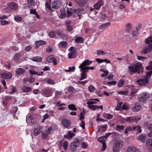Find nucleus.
I'll return each instance as SVG.
<instances>
[{
  "label": "nucleus",
  "instance_id": "nucleus-1",
  "mask_svg": "<svg viewBox=\"0 0 152 152\" xmlns=\"http://www.w3.org/2000/svg\"><path fill=\"white\" fill-rule=\"evenodd\" d=\"M142 64L140 62H137L134 63L132 65L129 66H128V71L129 74L131 75H133L135 73H142Z\"/></svg>",
  "mask_w": 152,
  "mask_h": 152
},
{
  "label": "nucleus",
  "instance_id": "nucleus-2",
  "mask_svg": "<svg viewBox=\"0 0 152 152\" xmlns=\"http://www.w3.org/2000/svg\"><path fill=\"white\" fill-rule=\"evenodd\" d=\"M83 11V9L82 8L77 9H74L72 14L73 16L75 17H78V18H80L81 15V12Z\"/></svg>",
  "mask_w": 152,
  "mask_h": 152
},
{
  "label": "nucleus",
  "instance_id": "nucleus-3",
  "mask_svg": "<svg viewBox=\"0 0 152 152\" xmlns=\"http://www.w3.org/2000/svg\"><path fill=\"white\" fill-rule=\"evenodd\" d=\"M92 63V61H91L88 60H85L82 63V64L80 65L78 68L82 70H84L83 68L87 67V66L91 64Z\"/></svg>",
  "mask_w": 152,
  "mask_h": 152
},
{
  "label": "nucleus",
  "instance_id": "nucleus-4",
  "mask_svg": "<svg viewBox=\"0 0 152 152\" xmlns=\"http://www.w3.org/2000/svg\"><path fill=\"white\" fill-rule=\"evenodd\" d=\"M52 91L51 88H47L42 91V95L46 97L50 96L52 95Z\"/></svg>",
  "mask_w": 152,
  "mask_h": 152
},
{
  "label": "nucleus",
  "instance_id": "nucleus-5",
  "mask_svg": "<svg viewBox=\"0 0 152 152\" xmlns=\"http://www.w3.org/2000/svg\"><path fill=\"white\" fill-rule=\"evenodd\" d=\"M149 97V94L147 92L142 93V96L139 99V100L140 102H145Z\"/></svg>",
  "mask_w": 152,
  "mask_h": 152
},
{
  "label": "nucleus",
  "instance_id": "nucleus-6",
  "mask_svg": "<svg viewBox=\"0 0 152 152\" xmlns=\"http://www.w3.org/2000/svg\"><path fill=\"white\" fill-rule=\"evenodd\" d=\"M148 79L146 77H144L143 78L137 80V82L139 85L144 86L148 83Z\"/></svg>",
  "mask_w": 152,
  "mask_h": 152
},
{
  "label": "nucleus",
  "instance_id": "nucleus-7",
  "mask_svg": "<svg viewBox=\"0 0 152 152\" xmlns=\"http://www.w3.org/2000/svg\"><path fill=\"white\" fill-rule=\"evenodd\" d=\"M47 61L49 63H53V65L57 64V59L55 58L53 55L49 56L47 58Z\"/></svg>",
  "mask_w": 152,
  "mask_h": 152
},
{
  "label": "nucleus",
  "instance_id": "nucleus-8",
  "mask_svg": "<svg viewBox=\"0 0 152 152\" xmlns=\"http://www.w3.org/2000/svg\"><path fill=\"white\" fill-rule=\"evenodd\" d=\"M152 51V45L145 46L143 50L141 51V53L145 54L149 53Z\"/></svg>",
  "mask_w": 152,
  "mask_h": 152
},
{
  "label": "nucleus",
  "instance_id": "nucleus-9",
  "mask_svg": "<svg viewBox=\"0 0 152 152\" xmlns=\"http://www.w3.org/2000/svg\"><path fill=\"white\" fill-rule=\"evenodd\" d=\"M62 5V3L60 1H56L52 3L51 6L52 7L55 9H57Z\"/></svg>",
  "mask_w": 152,
  "mask_h": 152
},
{
  "label": "nucleus",
  "instance_id": "nucleus-10",
  "mask_svg": "<svg viewBox=\"0 0 152 152\" xmlns=\"http://www.w3.org/2000/svg\"><path fill=\"white\" fill-rule=\"evenodd\" d=\"M140 119V118L138 116H132L127 117L128 122H134L135 121H137Z\"/></svg>",
  "mask_w": 152,
  "mask_h": 152
},
{
  "label": "nucleus",
  "instance_id": "nucleus-11",
  "mask_svg": "<svg viewBox=\"0 0 152 152\" xmlns=\"http://www.w3.org/2000/svg\"><path fill=\"white\" fill-rule=\"evenodd\" d=\"M71 124V121L66 119H63L61 121V124L65 128H68Z\"/></svg>",
  "mask_w": 152,
  "mask_h": 152
},
{
  "label": "nucleus",
  "instance_id": "nucleus-12",
  "mask_svg": "<svg viewBox=\"0 0 152 152\" xmlns=\"http://www.w3.org/2000/svg\"><path fill=\"white\" fill-rule=\"evenodd\" d=\"M41 127L38 126H37L36 127H34V131H33V134L34 136H37L39 135L41 133Z\"/></svg>",
  "mask_w": 152,
  "mask_h": 152
},
{
  "label": "nucleus",
  "instance_id": "nucleus-13",
  "mask_svg": "<svg viewBox=\"0 0 152 152\" xmlns=\"http://www.w3.org/2000/svg\"><path fill=\"white\" fill-rule=\"evenodd\" d=\"M8 7L11 10H16L18 9V5L17 4L14 2H11L8 4Z\"/></svg>",
  "mask_w": 152,
  "mask_h": 152
},
{
  "label": "nucleus",
  "instance_id": "nucleus-14",
  "mask_svg": "<svg viewBox=\"0 0 152 152\" xmlns=\"http://www.w3.org/2000/svg\"><path fill=\"white\" fill-rule=\"evenodd\" d=\"M146 135L145 134H142L137 137L138 140L141 142H145L146 138Z\"/></svg>",
  "mask_w": 152,
  "mask_h": 152
},
{
  "label": "nucleus",
  "instance_id": "nucleus-15",
  "mask_svg": "<svg viewBox=\"0 0 152 152\" xmlns=\"http://www.w3.org/2000/svg\"><path fill=\"white\" fill-rule=\"evenodd\" d=\"M127 152H140L139 149L133 146H130L127 148Z\"/></svg>",
  "mask_w": 152,
  "mask_h": 152
},
{
  "label": "nucleus",
  "instance_id": "nucleus-16",
  "mask_svg": "<svg viewBox=\"0 0 152 152\" xmlns=\"http://www.w3.org/2000/svg\"><path fill=\"white\" fill-rule=\"evenodd\" d=\"M12 76V74L10 72H4L1 75L2 78L4 79H10Z\"/></svg>",
  "mask_w": 152,
  "mask_h": 152
},
{
  "label": "nucleus",
  "instance_id": "nucleus-17",
  "mask_svg": "<svg viewBox=\"0 0 152 152\" xmlns=\"http://www.w3.org/2000/svg\"><path fill=\"white\" fill-rule=\"evenodd\" d=\"M103 2L102 0H100L98 3L93 6L94 9L98 10L100 9L101 6L103 4Z\"/></svg>",
  "mask_w": 152,
  "mask_h": 152
},
{
  "label": "nucleus",
  "instance_id": "nucleus-18",
  "mask_svg": "<svg viewBox=\"0 0 152 152\" xmlns=\"http://www.w3.org/2000/svg\"><path fill=\"white\" fill-rule=\"evenodd\" d=\"M80 6L83 7L86 4V0H74Z\"/></svg>",
  "mask_w": 152,
  "mask_h": 152
},
{
  "label": "nucleus",
  "instance_id": "nucleus-19",
  "mask_svg": "<svg viewBox=\"0 0 152 152\" xmlns=\"http://www.w3.org/2000/svg\"><path fill=\"white\" fill-rule=\"evenodd\" d=\"M29 59L31 60L36 62H39L42 61V57L38 56H34Z\"/></svg>",
  "mask_w": 152,
  "mask_h": 152
},
{
  "label": "nucleus",
  "instance_id": "nucleus-20",
  "mask_svg": "<svg viewBox=\"0 0 152 152\" xmlns=\"http://www.w3.org/2000/svg\"><path fill=\"white\" fill-rule=\"evenodd\" d=\"M124 144V143L123 141L121 140H118L115 141L114 145L120 148L123 146Z\"/></svg>",
  "mask_w": 152,
  "mask_h": 152
},
{
  "label": "nucleus",
  "instance_id": "nucleus-21",
  "mask_svg": "<svg viewBox=\"0 0 152 152\" xmlns=\"http://www.w3.org/2000/svg\"><path fill=\"white\" fill-rule=\"evenodd\" d=\"M76 144V142H71L70 145V149L73 152L75 151L76 149L77 145Z\"/></svg>",
  "mask_w": 152,
  "mask_h": 152
},
{
  "label": "nucleus",
  "instance_id": "nucleus-22",
  "mask_svg": "<svg viewBox=\"0 0 152 152\" xmlns=\"http://www.w3.org/2000/svg\"><path fill=\"white\" fill-rule=\"evenodd\" d=\"M29 72L31 75H37L39 76L43 75V72H38L32 69L29 70Z\"/></svg>",
  "mask_w": 152,
  "mask_h": 152
},
{
  "label": "nucleus",
  "instance_id": "nucleus-23",
  "mask_svg": "<svg viewBox=\"0 0 152 152\" xmlns=\"http://www.w3.org/2000/svg\"><path fill=\"white\" fill-rule=\"evenodd\" d=\"M25 72V70L22 68H18L15 70V73L18 75L23 74Z\"/></svg>",
  "mask_w": 152,
  "mask_h": 152
},
{
  "label": "nucleus",
  "instance_id": "nucleus-24",
  "mask_svg": "<svg viewBox=\"0 0 152 152\" xmlns=\"http://www.w3.org/2000/svg\"><path fill=\"white\" fill-rule=\"evenodd\" d=\"M80 71L81 72V76L80 80H82L86 79L87 77V75L85 73L87 72H85L83 70H81V69H80Z\"/></svg>",
  "mask_w": 152,
  "mask_h": 152
},
{
  "label": "nucleus",
  "instance_id": "nucleus-25",
  "mask_svg": "<svg viewBox=\"0 0 152 152\" xmlns=\"http://www.w3.org/2000/svg\"><path fill=\"white\" fill-rule=\"evenodd\" d=\"M22 90L24 92H28L31 91L32 90V88L29 87L23 86L22 87Z\"/></svg>",
  "mask_w": 152,
  "mask_h": 152
},
{
  "label": "nucleus",
  "instance_id": "nucleus-26",
  "mask_svg": "<svg viewBox=\"0 0 152 152\" xmlns=\"http://www.w3.org/2000/svg\"><path fill=\"white\" fill-rule=\"evenodd\" d=\"M91 100H89L87 102V104L88 105L95 104L96 103V101L98 102L100 101L99 100L97 99H91Z\"/></svg>",
  "mask_w": 152,
  "mask_h": 152
},
{
  "label": "nucleus",
  "instance_id": "nucleus-27",
  "mask_svg": "<svg viewBox=\"0 0 152 152\" xmlns=\"http://www.w3.org/2000/svg\"><path fill=\"white\" fill-rule=\"evenodd\" d=\"M75 41L76 43H82L84 42V40L82 37H77L75 39Z\"/></svg>",
  "mask_w": 152,
  "mask_h": 152
},
{
  "label": "nucleus",
  "instance_id": "nucleus-28",
  "mask_svg": "<svg viewBox=\"0 0 152 152\" xmlns=\"http://www.w3.org/2000/svg\"><path fill=\"white\" fill-rule=\"evenodd\" d=\"M36 47L38 48L39 46L41 45H45V42L43 41L40 40L39 41H37L36 42Z\"/></svg>",
  "mask_w": 152,
  "mask_h": 152
},
{
  "label": "nucleus",
  "instance_id": "nucleus-29",
  "mask_svg": "<svg viewBox=\"0 0 152 152\" xmlns=\"http://www.w3.org/2000/svg\"><path fill=\"white\" fill-rule=\"evenodd\" d=\"M110 22L106 23L104 24H102L99 27V29H101L102 28H104L108 27H109L110 26Z\"/></svg>",
  "mask_w": 152,
  "mask_h": 152
},
{
  "label": "nucleus",
  "instance_id": "nucleus-30",
  "mask_svg": "<svg viewBox=\"0 0 152 152\" xmlns=\"http://www.w3.org/2000/svg\"><path fill=\"white\" fill-rule=\"evenodd\" d=\"M9 90H11V91L8 93L9 94H14L16 92V88L15 87L13 86H11L9 88Z\"/></svg>",
  "mask_w": 152,
  "mask_h": 152
},
{
  "label": "nucleus",
  "instance_id": "nucleus-31",
  "mask_svg": "<svg viewBox=\"0 0 152 152\" xmlns=\"http://www.w3.org/2000/svg\"><path fill=\"white\" fill-rule=\"evenodd\" d=\"M75 135V134H74L72 132H71V131H69L67 134L64 136V137L66 138L70 139L72 138Z\"/></svg>",
  "mask_w": 152,
  "mask_h": 152
},
{
  "label": "nucleus",
  "instance_id": "nucleus-32",
  "mask_svg": "<svg viewBox=\"0 0 152 152\" xmlns=\"http://www.w3.org/2000/svg\"><path fill=\"white\" fill-rule=\"evenodd\" d=\"M145 43L149 45H152V36L148 37L145 39Z\"/></svg>",
  "mask_w": 152,
  "mask_h": 152
},
{
  "label": "nucleus",
  "instance_id": "nucleus-33",
  "mask_svg": "<svg viewBox=\"0 0 152 152\" xmlns=\"http://www.w3.org/2000/svg\"><path fill=\"white\" fill-rule=\"evenodd\" d=\"M107 128V126L106 125L102 126H100L99 128V132H104Z\"/></svg>",
  "mask_w": 152,
  "mask_h": 152
},
{
  "label": "nucleus",
  "instance_id": "nucleus-34",
  "mask_svg": "<svg viewBox=\"0 0 152 152\" xmlns=\"http://www.w3.org/2000/svg\"><path fill=\"white\" fill-rule=\"evenodd\" d=\"M21 56V54L20 53H17L14 56V60L16 62L20 63L19 59Z\"/></svg>",
  "mask_w": 152,
  "mask_h": 152
},
{
  "label": "nucleus",
  "instance_id": "nucleus-35",
  "mask_svg": "<svg viewBox=\"0 0 152 152\" xmlns=\"http://www.w3.org/2000/svg\"><path fill=\"white\" fill-rule=\"evenodd\" d=\"M141 108V106L140 105L135 106L132 108V111L133 112H137L140 110Z\"/></svg>",
  "mask_w": 152,
  "mask_h": 152
},
{
  "label": "nucleus",
  "instance_id": "nucleus-36",
  "mask_svg": "<svg viewBox=\"0 0 152 152\" xmlns=\"http://www.w3.org/2000/svg\"><path fill=\"white\" fill-rule=\"evenodd\" d=\"M146 144L148 145L149 149L152 150V139H150L146 142Z\"/></svg>",
  "mask_w": 152,
  "mask_h": 152
},
{
  "label": "nucleus",
  "instance_id": "nucleus-37",
  "mask_svg": "<svg viewBox=\"0 0 152 152\" xmlns=\"http://www.w3.org/2000/svg\"><path fill=\"white\" fill-rule=\"evenodd\" d=\"M134 130L137 131V133H139L142 132V130L141 127L139 125H134Z\"/></svg>",
  "mask_w": 152,
  "mask_h": 152
},
{
  "label": "nucleus",
  "instance_id": "nucleus-38",
  "mask_svg": "<svg viewBox=\"0 0 152 152\" xmlns=\"http://www.w3.org/2000/svg\"><path fill=\"white\" fill-rule=\"evenodd\" d=\"M67 45V43L66 42L62 41L59 43V46L62 48H65Z\"/></svg>",
  "mask_w": 152,
  "mask_h": 152
},
{
  "label": "nucleus",
  "instance_id": "nucleus-39",
  "mask_svg": "<svg viewBox=\"0 0 152 152\" xmlns=\"http://www.w3.org/2000/svg\"><path fill=\"white\" fill-rule=\"evenodd\" d=\"M124 82L125 80L124 79H121L120 80L118 83V87L119 88L121 87L124 85Z\"/></svg>",
  "mask_w": 152,
  "mask_h": 152
},
{
  "label": "nucleus",
  "instance_id": "nucleus-40",
  "mask_svg": "<svg viewBox=\"0 0 152 152\" xmlns=\"http://www.w3.org/2000/svg\"><path fill=\"white\" fill-rule=\"evenodd\" d=\"M87 107L89 108L90 110H92L94 111L97 109V105H88Z\"/></svg>",
  "mask_w": 152,
  "mask_h": 152
},
{
  "label": "nucleus",
  "instance_id": "nucleus-41",
  "mask_svg": "<svg viewBox=\"0 0 152 152\" xmlns=\"http://www.w3.org/2000/svg\"><path fill=\"white\" fill-rule=\"evenodd\" d=\"M68 107L69 110H72L76 111L77 109L75 105L73 104L69 105Z\"/></svg>",
  "mask_w": 152,
  "mask_h": 152
},
{
  "label": "nucleus",
  "instance_id": "nucleus-42",
  "mask_svg": "<svg viewBox=\"0 0 152 152\" xmlns=\"http://www.w3.org/2000/svg\"><path fill=\"white\" fill-rule=\"evenodd\" d=\"M130 108L129 105L127 104H123L121 107V109L123 110H128Z\"/></svg>",
  "mask_w": 152,
  "mask_h": 152
},
{
  "label": "nucleus",
  "instance_id": "nucleus-43",
  "mask_svg": "<svg viewBox=\"0 0 152 152\" xmlns=\"http://www.w3.org/2000/svg\"><path fill=\"white\" fill-rule=\"evenodd\" d=\"M76 53L71 52L68 54V57L69 58H75L76 56Z\"/></svg>",
  "mask_w": 152,
  "mask_h": 152
},
{
  "label": "nucleus",
  "instance_id": "nucleus-44",
  "mask_svg": "<svg viewBox=\"0 0 152 152\" xmlns=\"http://www.w3.org/2000/svg\"><path fill=\"white\" fill-rule=\"evenodd\" d=\"M124 128V125H117L116 127V130L118 132H120L121 130H123Z\"/></svg>",
  "mask_w": 152,
  "mask_h": 152
},
{
  "label": "nucleus",
  "instance_id": "nucleus-45",
  "mask_svg": "<svg viewBox=\"0 0 152 152\" xmlns=\"http://www.w3.org/2000/svg\"><path fill=\"white\" fill-rule=\"evenodd\" d=\"M45 7L47 10H50L51 9V8L50 6V2L47 1L45 3Z\"/></svg>",
  "mask_w": 152,
  "mask_h": 152
},
{
  "label": "nucleus",
  "instance_id": "nucleus-46",
  "mask_svg": "<svg viewBox=\"0 0 152 152\" xmlns=\"http://www.w3.org/2000/svg\"><path fill=\"white\" fill-rule=\"evenodd\" d=\"M132 27V25L130 23H127L126 26L125 31L128 32Z\"/></svg>",
  "mask_w": 152,
  "mask_h": 152
},
{
  "label": "nucleus",
  "instance_id": "nucleus-47",
  "mask_svg": "<svg viewBox=\"0 0 152 152\" xmlns=\"http://www.w3.org/2000/svg\"><path fill=\"white\" fill-rule=\"evenodd\" d=\"M96 54L98 56H104L105 54V53L104 51L102 50H97L96 51Z\"/></svg>",
  "mask_w": 152,
  "mask_h": 152
},
{
  "label": "nucleus",
  "instance_id": "nucleus-48",
  "mask_svg": "<svg viewBox=\"0 0 152 152\" xmlns=\"http://www.w3.org/2000/svg\"><path fill=\"white\" fill-rule=\"evenodd\" d=\"M28 3L31 6H34L35 5V2L34 0H27Z\"/></svg>",
  "mask_w": 152,
  "mask_h": 152
},
{
  "label": "nucleus",
  "instance_id": "nucleus-49",
  "mask_svg": "<svg viewBox=\"0 0 152 152\" xmlns=\"http://www.w3.org/2000/svg\"><path fill=\"white\" fill-rule=\"evenodd\" d=\"M104 117L108 119H112L113 117V115H112L107 113L104 114Z\"/></svg>",
  "mask_w": 152,
  "mask_h": 152
},
{
  "label": "nucleus",
  "instance_id": "nucleus-50",
  "mask_svg": "<svg viewBox=\"0 0 152 152\" xmlns=\"http://www.w3.org/2000/svg\"><path fill=\"white\" fill-rule=\"evenodd\" d=\"M120 148L114 145L113 148V152H119L120 151Z\"/></svg>",
  "mask_w": 152,
  "mask_h": 152
},
{
  "label": "nucleus",
  "instance_id": "nucleus-51",
  "mask_svg": "<svg viewBox=\"0 0 152 152\" xmlns=\"http://www.w3.org/2000/svg\"><path fill=\"white\" fill-rule=\"evenodd\" d=\"M74 9L68 8L67 9V13L69 16H71L72 14Z\"/></svg>",
  "mask_w": 152,
  "mask_h": 152
},
{
  "label": "nucleus",
  "instance_id": "nucleus-52",
  "mask_svg": "<svg viewBox=\"0 0 152 152\" xmlns=\"http://www.w3.org/2000/svg\"><path fill=\"white\" fill-rule=\"evenodd\" d=\"M62 146L63 147L64 150L66 151L68 146V142L66 141H64Z\"/></svg>",
  "mask_w": 152,
  "mask_h": 152
},
{
  "label": "nucleus",
  "instance_id": "nucleus-53",
  "mask_svg": "<svg viewBox=\"0 0 152 152\" xmlns=\"http://www.w3.org/2000/svg\"><path fill=\"white\" fill-rule=\"evenodd\" d=\"M75 69V67L73 66L72 67H69V69L67 70H65V71L66 72H74Z\"/></svg>",
  "mask_w": 152,
  "mask_h": 152
},
{
  "label": "nucleus",
  "instance_id": "nucleus-54",
  "mask_svg": "<svg viewBox=\"0 0 152 152\" xmlns=\"http://www.w3.org/2000/svg\"><path fill=\"white\" fill-rule=\"evenodd\" d=\"M46 81L47 83L53 85L55 83L54 81L50 79H47Z\"/></svg>",
  "mask_w": 152,
  "mask_h": 152
},
{
  "label": "nucleus",
  "instance_id": "nucleus-55",
  "mask_svg": "<svg viewBox=\"0 0 152 152\" xmlns=\"http://www.w3.org/2000/svg\"><path fill=\"white\" fill-rule=\"evenodd\" d=\"M128 93V91L127 90L123 91H118V94H119L125 95L127 94Z\"/></svg>",
  "mask_w": 152,
  "mask_h": 152
},
{
  "label": "nucleus",
  "instance_id": "nucleus-56",
  "mask_svg": "<svg viewBox=\"0 0 152 152\" xmlns=\"http://www.w3.org/2000/svg\"><path fill=\"white\" fill-rule=\"evenodd\" d=\"M85 123L84 121L81 120V122L80 123L79 125L83 129H85Z\"/></svg>",
  "mask_w": 152,
  "mask_h": 152
},
{
  "label": "nucleus",
  "instance_id": "nucleus-57",
  "mask_svg": "<svg viewBox=\"0 0 152 152\" xmlns=\"http://www.w3.org/2000/svg\"><path fill=\"white\" fill-rule=\"evenodd\" d=\"M122 102H119L117 104V106L115 108L116 110H118L120 109L121 107V105L122 104Z\"/></svg>",
  "mask_w": 152,
  "mask_h": 152
},
{
  "label": "nucleus",
  "instance_id": "nucleus-58",
  "mask_svg": "<svg viewBox=\"0 0 152 152\" xmlns=\"http://www.w3.org/2000/svg\"><path fill=\"white\" fill-rule=\"evenodd\" d=\"M49 117V115L48 114H46L43 116L42 121V123L44 122L47 119H48Z\"/></svg>",
  "mask_w": 152,
  "mask_h": 152
},
{
  "label": "nucleus",
  "instance_id": "nucleus-59",
  "mask_svg": "<svg viewBox=\"0 0 152 152\" xmlns=\"http://www.w3.org/2000/svg\"><path fill=\"white\" fill-rule=\"evenodd\" d=\"M145 126H146L147 129L151 131H152V124H147L145 125Z\"/></svg>",
  "mask_w": 152,
  "mask_h": 152
},
{
  "label": "nucleus",
  "instance_id": "nucleus-60",
  "mask_svg": "<svg viewBox=\"0 0 152 152\" xmlns=\"http://www.w3.org/2000/svg\"><path fill=\"white\" fill-rule=\"evenodd\" d=\"M152 74V70H151L147 72L146 74V76L144 77H146L148 79V78H150Z\"/></svg>",
  "mask_w": 152,
  "mask_h": 152
},
{
  "label": "nucleus",
  "instance_id": "nucleus-61",
  "mask_svg": "<svg viewBox=\"0 0 152 152\" xmlns=\"http://www.w3.org/2000/svg\"><path fill=\"white\" fill-rule=\"evenodd\" d=\"M88 146V144L86 142H83L81 144V147L83 149H86Z\"/></svg>",
  "mask_w": 152,
  "mask_h": 152
},
{
  "label": "nucleus",
  "instance_id": "nucleus-62",
  "mask_svg": "<svg viewBox=\"0 0 152 152\" xmlns=\"http://www.w3.org/2000/svg\"><path fill=\"white\" fill-rule=\"evenodd\" d=\"M69 51L72 52L76 53V48L72 46L69 49Z\"/></svg>",
  "mask_w": 152,
  "mask_h": 152
},
{
  "label": "nucleus",
  "instance_id": "nucleus-63",
  "mask_svg": "<svg viewBox=\"0 0 152 152\" xmlns=\"http://www.w3.org/2000/svg\"><path fill=\"white\" fill-rule=\"evenodd\" d=\"M95 88L93 85H91L88 87V90L90 92H93L95 90Z\"/></svg>",
  "mask_w": 152,
  "mask_h": 152
},
{
  "label": "nucleus",
  "instance_id": "nucleus-64",
  "mask_svg": "<svg viewBox=\"0 0 152 152\" xmlns=\"http://www.w3.org/2000/svg\"><path fill=\"white\" fill-rule=\"evenodd\" d=\"M14 20L16 21H20L22 20V18L19 16H16L15 17Z\"/></svg>",
  "mask_w": 152,
  "mask_h": 152
}]
</instances>
